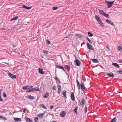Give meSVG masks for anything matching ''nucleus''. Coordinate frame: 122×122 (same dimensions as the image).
Returning a JSON list of instances; mask_svg holds the SVG:
<instances>
[{"label": "nucleus", "mask_w": 122, "mask_h": 122, "mask_svg": "<svg viewBox=\"0 0 122 122\" xmlns=\"http://www.w3.org/2000/svg\"><path fill=\"white\" fill-rule=\"evenodd\" d=\"M46 41L47 42V43L48 44H50V43H51L50 41L48 40H46Z\"/></svg>", "instance_id": "nucleus-46"}, {"label": "nucleus", "mask_w": 122, "mask_h": 122, "mask_svg": "<svg viewBox=\"0 0 122 122\" xmlns=\"http://www.w3.org/2000/svg\"><path fill=\"white\" fill-rule=\"evenodd\" d=\"M38 120V119L37 117H36L34 118V121L35 122H37Z\"/></svg>", "instance_id": "nucleus-42"}, {"label": "nucleus", "mask_w": 122, "mask_h": 122, "mask_svg": "<svg viewBox=\"0 0 122 122\" xmlns=\"http://www.w3.org/2000/svg\"><path fill=\"white\" fill-rule=\"evenodd\" d=\"M85 87L81 86V89L83 91H84V90H85Z\"/></svg>", "instance_id": "nucleus-45"}, {"label": "nucleus", "mask_w": 122, "mask_h": 122, "mask_svg": "<svg viewBox=\"0 0 122 122\" xmlns=\"http://www.w3.org/2000/svg\"><path fill=\"white\" fill-rule=\"evenodd\" d=\"M16 46V45H14L13 46V47H15Z\"/></svg>", "instance_id": "nucleus-59"}, {"label": "nucleus", "mask_w": 122, "mask_h": 122, "mask_svg": "<svg viewBox=\"0 0 122 122\" xmlns=\"http://www.w3.org/2000/svg\"><path fill=\"white\" fill-rule=\"evenodd\" d=\"M95 19L98 23L100 21H101V19L97 15H96L95 17Z\"/></svg>", "instance_id": "nucleus-13"}, {"label": "nucleus", "mask_w": 122, "mask_h": 122, "mask_svg": "<svg viewBox=\"0 0 122 122\" xmlns=\"http://www.w3.org/2000/svg\"><path fill=\"white\" fill-rule=\"evenodd\" d=\"M52 122H56V121H53Z\"/></svg>", "instance_id": "nucleus-64"}, {"label": "nucleus", "mask_w": 122, "mask_h": 122, "mask_svg": "<svg viewBox=\"0 0 122 122\" xmlns=\"http://www.w3.org/2000/svg\"><path fill=\"white\" fill-rule=\"evenodd\" d=\"M39 106L43 108L44 109H47V108L46 107L45 105H44L43 104H40Z\"/></svg>", "instance_id": "nucleus-24"}, {"label": "nucleus", "mask_w": 122, "mask_h": 122, "mask_svg": "<svg viewBox=\"0 0 122 122\" xmlns=\"http://www.w3.org/2000/svg\"><path fill=\"white\" fill-rule=\"evenodd\" d=\"M71 98L73 101H74L75 100V98L74 96V93L73 92H71Z\"/></svg>", "instance_id": "nucleus-12"}, {"label": "nucleus", "mask_w": 122, "mask_h": 122, "mask_svg": "<svg viewBox=\"0 0 122 122\" xmlns=\"http://www.w3.org/2000/svg\"><path fill=\"white\" fill-rule=\"evenodd\" d=\"M18 17V16H16L15 17L12 18L10 20V21H12L13 20H16L17 19Z\"/></svg>", "instance_id": "nucleus-25"}, {"label": "nucleus", "mask_w": 122, "mask_h": 122, "mask_svg": "<svg viewBox=\"0 0 122 122\" xmlns=\"http://www.w3.org/2000/svg\"><path fill=\"white\" fill-rule=\"evenodd\" d=\"M112 65H114L117 68H119V65L117 63H113L112 64Z\"/></svg>", "instance_id": "nucleus-18"}, {"label": "nucleus", "mask_w": 122, "mask_h": 122, "mask_svg": "<svg viewBox=\"0 0 122 122\" xmlns=\"http://www.w3.org/2000/svg\"><path fill=\"white\" fill-rule=\"evenodd\" d=\"M117 72L121 74H122V70H120L119 71H117Z\"/></svg>", "instance_id": "nucleus-49"}, {"label": "nucleus", "mask_w": 122, "mask_h": 122, "mask_svg": "<svg viewBox=\"0 0 122 122\" xmlns=\"http://www.w3.org/2000/svg\"><path fill=\"white\" fill-rule=\"evenodd\" d=\"M22 7L23 8H25L27 10H29L31 8V7H27V6L23 5H22Z\"/></svg>", "instance_id": "nucleus-17"}, {"label": "nucleus", "mask_w": 122, "mask_h": 122, "mask_svg": "<svg viewBox=\"0 0 122 122\" xmlns=\"http://www.w3.org/2000/svg\"><path fill=\"white\" fill-rule=\"evenodd\" d=\"M75 62L76 63V66H79L81 64V62L78 59H75Z\"/></svg>", "instance_id": "nucleus-3"}, {"label": "nucleus", "mask_w": 122, "mask_h": 122, "mask_svg": "<svg viewBox=\"0 0 122 122\" xmlns=\"http://www.w3.org/2000/svg\"><path fill=\"white\" fill-rule=\"evenodd\" d=\"M25 119L27 122H33V121L30 118L28 117H25Z\"/></svg>", "instance_id": "nucleus-11"}, {"label": "nucleus", "mask_w": 122, "mask_h": 122, "mask_svg": "<svg viewBox=\"0 0 122 122\" xmlns=\"http://www.w3.org/2000/svg\"><path fill=\"white\" fill-rule=\"evenodd\" d=\"M3 101V99L1 97V96H0V101L2 102Z\"/></svg>", "instance_id": "nucleus-52"}, {"label": "nucleus", "mask_w": 122, "mask_h": 122, "mask_svg": "<svg viewBox=\"0 0 122 122\" xmlns=\"http://www.w3.org/2000/svg\"><path fill=\"white\" fill-rule=\"evenodd\" d=\"M78 105H79L80 106L81 105V101H80L78 100Z\"/></svg>", "instance_id": "nucleus-50"}, {"label": "nucleus", "mask_w": 122, "mask_h": 122, "mask_svg": "<svg viewBox=\"0 0 122 122\" xmlns=\"http://www.w3.org/2000/svg\"><path fill=\"white\" fill-rule=\"evenodd\" d=\"M103 16L107 18H109V15L108 14H106L105 12V13Z\"/></svg>", "instance_id": "nucleus-30"}, {"label": "nucleus", "mask_w": 122, "mask_h": 122, "mask_svg": "<svg viewBox=\"0 0 122 122\" xmlns=\"http://www.w3.org/2000/svg\"><path fill=\"white\" fill-rule=\"evenodd\" d=\"M27 87V85L25 86H24L23 88L24 90H28Z\"/></svg>", "instance_id": "nucleus-35"}, {"label": "nucleus", "mask_w": 122, "mask_h": 122, "mask_svg": "<svg viewBox=\"0 0 122 122\" xmlns=\"http://www.w3.org/2000/svg\"><path fill=\"white\" fill-rule=\"evenodd\" d=\"M3 96L4 97H6V95L5 92H4L3 93Z\"/></svg>", "instance_id": "nucleus-40"}, {"label": "nucleus", "mask_w": 122, "mask_h": 122, "mask_svg": "<svg viewBox=\"0 0 122 122\" xmlns=\"http://www.w3.org/2000/svg\"><path fill=\"white\" fill-rule=\"evenodd\" d=\"M76 36L78 37V38H81L82 37V36L80 34H76Z\"/></svg>", "instance_id": "nucleus-34"}, {"label": "nucleus", "mask_w": 122, "mask_h": 122, "mask_svg": "<svg viewBox=\"0 0 122 122\" xmlns=\"http://www.w3.org/2000/svg\"><path fill=\"white\" fill-rule=\"evenodd\" d=\"M56 68H57L61 69H62L63 71H65L64 67L63 66H58L57 65H56Z\"/></svg>", "instance_id": "nucleus-10"}, {"label": "nucleus", "mask_w": 122, "mask_h": 122, "mask_svg": "<svg viewBox=\"0 0 122 122\" xmlns=\"http://www.w3.org/2000/svg\"><path fill=\"white\" fill-rule=\"evenodd\" d=\"M114 1H106V2L107 4V7L109 8L112 6V5L114 2Z\"/></svg>", "instance_id": "nucleus-1"}, {"label": "nucleus", "mask_w": 122, "mask_h": 122, "mask_svg": "<svg viewBox=\"0 0 122 122\" xmlns=\"http://www.w3.org/2000/svg\"><path fill=\"white\" fill-rule=\"evenodd\" d=\"M66 91H63V94L64 95V96L66 98H67L66 96Z\"/></svg>", "instance_id": "nucleus-32"}, {"label": "nucleus", "mask_w": 122, "mask_h": 122, "mask_svg": "<svg viewBox=\"0 0 122 122\" xmlns=\"http://www.w3.org/2000/svg\"><path fill=\"white\" fill-rule=\"evenodd\" d=\"M32 89L33 92L34 91H40L39 88H32Z\"/></svg>", "instance_id": "nucleus-19"}, {"label": "nucleus", "mask_w": 122, "mask_h": 122, "mask_svg": "<svg viewBox=\"0 0 122 122\" xmlns=\"http://www.w3.org/2000/svg\"><path fill=\"white\" fill-rule=\"evenodd\" d=\"M88 41L89 43H91V44L92 43V42L91 40L89 39V40H88Z\"/></svg>", "instance_id": "nucleus-55"}, {"label": "nucleus", "mask_w": 122, "mask_h": 122, "mask_svg": "<svg viewBox=\"0 0 122 122\" xmlns=\"http://www.w3.org/2000/svg\"><path fill=\"white\" fill-rule=\"evenodd\" d=\"M41 56L42 58H43L44 57V56L43 55H41Z\"/></svg>", "instance_id": "nucleus-62"}, {"label": "nucleus", "mask_w": 122, "mask_h": 122, "mask_svg": "<svg viewBox=\"0 0 122 122\" xmlns=\"http://www.w3.org/2000/svg\"><path fill=\"white\" fill-rule=\"evenodd\" d=\"M0 118L2 120H7V119L6 118L2 116H1L0 115Z\"/></svg>", "instance_id": "nucleus-28"}, {"label": "nucleus", "mask_w": 122, "mask_h": 122, "mask_svg": "<svg viewBox=\"0 0 122 122\" xmlns=\"http://www.w3.org/2000/svg\"><path fill=\"white\" fill-rule=\"evenodd\" d=\"M88 49L92 50H94V49L92 46L89 43H86Z\"/></svg>", "instance_id": "nucleus-2"}, {"label": "nucleus", "mask_w": 122, "mask_h": 122, "mask_svg": "<svg viewBox=\"0 0 122 122\" xmlns=\"http://www.w3.org/2000/svg\"><path fill=\"white\" fill-rule=\"evenodd\" d=\"M105 12L103 10H99V13L103 15Z\"/></svg>", "instance_id": "nucleus-15"}, {"label": "nucleus", "mask_w": 122, "mask_h": 122, "mask_svg": "<svg viewBox=\"0 0 122 122\" xmlns=\"http://www.w3.org/2000/svg\"><path fill=\"white\" fill-rule=\"evenodd\" d=\"M61 116L62 117H64L66 115V112L64 111H62L60 113Z\"/></svg>", "instance_id": "nucleus-6"}, {"label": "nucleus", "mask_w": 122, "mask_h": 122, "mask_svg": "<svg viewBox=\"0 0 122 122\" xmlns=\"http://www.w3.org/2000/svg\"><path fill=\"white\" fill-rule=\"evenodd\" d=\"M38 71L39 73L41 74H43L44 73V72L43 71V69L40 68H39Z\"/></svg>", "instance_id": "nucleus-9"}, {"label": "nucleus", "mask_w": 122, "mask_h": 122, "mask_svg": "<svg viewBox=\"0 0 122 122\" xmlns=\"http://www.w3.org/2000/svg\"><path fill=\"white\" fill-rule=\"evenodd\" d=\"M117 49L119 51H120L122 50V48L121 46H119L118 47Z\"/></svg>", "instance_id": "nucleus-39"}, {"label": "nucleus", "mask_w": 122, "mask_h": 122, "mask_svg": "<svg viewBox=\"0 0 122 122\" xmlns=\"http://www.w3.org/2000/svg\"><path fill=\"white\" fill-rule=\"evenodd\" d=\"M88 33L89 36L90 37H92L93 36L92 34L90 31H89L88 32Z\"/></svg>", "instance_id": "nucleus-33"}, {"label": "nucleus", "mask_w": 122, "mask_h": 122, "mask_svg": "<svg viewBox=\"0 0 122 122\" xmlns=\"http://www.w3.org/2000/svg\"><path fill=\"white\" fill-rule=\"evenodd\" d=\"M1 90L0 89V96H1Z\"/></svg>", "instance_id": "nucleus-60"}, {"label": "nucleus", "mask_w": 122, "mask_h": 122, "mask_svg": "<svg viewBox=\"0 0 122 122\" xmlns=\"http://www.w3.org/2000/svg\"><path fill=\"white\" fill-rule=\"evenodd\" d=\"M106 21L108 24H110L111 25H112L113 26H114L115 25L114 24V23L111 21L110 20L108 19H107L106 20Z\"/></svg>", "instance_id": "nucleus-5"}, {"label": "nucleus", "mask_w": 122, "mask_h": 122, "mask_svg": "<svg viewBox=\"0 0 122 122\" xmlns=\"http://www.w3.org/2000/svg\"><path fill=\"white\" fill-rule=\"evenodd\" d=\"M87 107H85V110L84 111V112L85 113H86L87 112Z\"/></svg>", "instance_id": "nucleus-47"}, {"label": "nucleus", "mask_w": 122, "mask_h": 122, "mask_svg": "<svg viewBox=\"0 0 122 122\" xmlns=\"http://www.w3.org/2000/svg\"><path fill=\"white\" fill-rule=\"evenodd\" d=\"M49 96V92H47L44 95L43 97L44 98H47Z\"/></svg>", "instance_id": "nucleus-20"}, {"label": "nucleus", "mask_w": 122, "mask_h": 122, "mask_svg": "<svg viewBox=\"0 0 122 122\" xmlns=\"http://www.w3.org/2000/svg\"><path fill=\"white\" fill-rule=\"evenodd\" d=\"M43 52L44 54H47L48 52V51L46 50H44L43 51Z\"/></svg>", "instance_id": "nucleus-48"}, {"label": "nucleus", "mask_w": 122, "mask_h": 122, "mask_svg": "<svg viewBox=\"0 0 122 122\" xmlns=\"http://www.w3.org/2000/svg\"><path fill=\"white\" fill-rule=\"evenodd\" d=\"M86 38L88 41V40H89V39L88 37H86Z\"/></svg>", "instance_id": "nucleus-61"}, {"label": "nucleus", "mask_w": 122, "mask_h": 122, "mask_svg": "<svg viewBox=\"0 0 122 122\" xmlns=\"http://www.w3.org/2000/svg\"><path fill=\"white\" fill-rule=\"evenodd\" d=\"M81 102L82 103V107H83L85 103V100L84 99H82Z\"/></svg>", "instance_id": "nucleus-31"}, {"label": "nucleus", "mask_w": 122, "mask_h": 122, "mask_svg": "<svg viewBox=\"0 0 122 122\" xmlns=\"http://www.w3.org/2000/svg\"><path fill=\"white\" fill-rule=\"evenodd\" d=\"M65 68L67 69V71L69 72L70 70V67L69 66L67 65H65Z\"/></svg>", "instance_id": "nucleus-22"}, {"label": "nucleus", "mask_w": 122, "mask_h": 122, "mask_svg": "<svg viewBox=\"0 0 122 122\" xmlns=\"http://www.w3.org/2000/svg\"><path fill=\"white\" fill-rule=\"evenodd\" d=\"M26 98L29 99H30L33 100L35 99V98L34 96H31V95H28L26 97Z\"/></svg>", "instance_id": "nucleus-7"}, {"label": "nucleus", "mask_w": 122, "mask_h": 122, "mask_svg": "<svg viewBox=\"0 0 122 122\" xmlns=\"http://www.w3.org/2000/svg\"><path fill=\"white\" fill-rule=\"evenodd\" d=\"M118 62H119V63H122V60H118Z\"/></svg>", "instance_id": "nucleus-56"}, {"label": "nucleus", "mask_w": 122, "mask_h": 122, "mask_svg": "<svg viewBox=\"0 0 122 122\" xmlns=\"http://www.w3.org/2000/svg\"><path fill=\"white\" fill-rule=\"evenodd\" d=\"M58 8V7H52V9L53 10H56Z\"/></svg>", "instance_id": "nucleus-44"}, {"label": "nucleus", "mask_w": 122, "mask_h": 122, "mask_svg": "<svg viewBox=\"0 0 122 122\" xmlns=\"http://www.w3.org/2000/svg\"><path fill=\"white\" fill-rule=\"evenodd\" d=\"M76 82H77V87H78V88L79 89H80L81 88V87H80V85L79 82V81H78V80H76Z\"/></svg>", "instance_id": "nucleus-23"}, {"label": "nucleus", "mask_w": 122, "mask_h": 122, "mask_svg": "<svg viewBox=\"0 0 122 122\" xmlns=\"http://www.w3.org/2000/svg\"><path fill=\"white\" fill-rule=\"evenodd\" d=\"M58 94H60L61 90V87L60 85H58Z\"/></svg>", "instance_id": "nucleus-14"}, {"label": "nucleus", "mask_w": 122, "mask_h": 122, "mask_svg": "<svg viewBox=\"0 0 122 122\" xmlns=\"http://www.w3.org/2000/svg\"><path fill=\"white\" fill-rule=\"evenodd\" d=\"M27 86L28 90L31 89L33 87V86L30 85H27Z\"/></svg>", "instance_id": "nucleus-29"}, {"label": "nucleus", "mask_w": 122, "mask_h": 122, "mask_svg": "<svg viewBox=\"0 0 122 122\" xmlns=\"http://www.w3.org/2000/svg\"><path fill=\"white\" fill-rule=\"evenodd\" d=\"M19 25H17L14 26L13 28H12V29H14L15 28H18L19 27Z\"/></svg>", "instance_id": "nucleus-36"}, {"label": "nucleus", "mask_w": 122, "mask_h": 122, "mask_svg": "<svg viewBox=\"0 0 122 122\" xmlns=\"http://www.w3.org/2000/svg\"><path fill=\"white\" fill-rule=\"evenodd\" d=\"M92 62L94 63L98 62V60L96 59H92Z\"/></svg>", "instance_id": "nucleus-27"}, {"label": "nucleus", "mask_w": 122, "mask_h": 122, "mask_svg": "<svg viewBox=\"0 0 122 122\" xmlns=\"http://www.w3.org/2000/svg\"><path fill=\"white\" fill-rule=\"evenodd\" d=\"M84 82L81 81V86L85 87V86H84Z\"/></svg>", "instance_id": "nucleus-43"}, {"label": "nucleus", "mask_w": 122, "mask_h": 122, "mask_svg": "<svg viewBox=\"0 0 122 122\" xmlns=\"http://www.w3.org/2000/svg\"><path fill=\"white\" fill-rule=\"evenodd\" d=\"M54 107V106H50V108L51 109H53Z\"/></svg>", "instance_id": "nucleus-51"}, {"label": "nucleus", "mask_w": 122, "mask_h": 122, "mask_svg": "<svg viewBox=\"0 0 122 122\" xmlns=\"http://www.w3.org/2000/svg\"><path fill=\"white\" fill-rule=\"evenodd\" d=\"M26 111V110H25V108H24L23 109V112H25Z\"/></svg>", "instance_id": "nucleus-57"}, {"label": "nucleus", "mask_w": 122, "mask_h": 122, "mask_svg": "<svg viewBox=\"0 0 122 122\" xmlns=\"http://www.w3.org/2000/svg\"><path fill=\"white\" fill-rule=\"evenodd\" d=\"M8 74L13 79H15L16 78V75H14L10 73H9Z\"/></svg>", "instance_id": "nucleus-4"}, {"label": "nucleus", "mask_w": 122, "mask_h": 122, "mask_svg": "<svg viewBox=\"0 0 122 122\" xmlns=\"http://www.w3.org/2000/svg\"><path fill=\"white\" fill-rule=\"evenodd\" d=\"M98 23L100 25L102 26H104V24L101 21H99V22Z\"/></svg>", "instance_id": "nucleus-26"}, {"label": "nucleus", "mask_w": 122, "mask_h": 122, "mask_svg": "<svg viewBox=\"0 0 122 122\" xmlns=\"http://www.w3.org/2000/svg\"><path fill=\"white\" fill-rule=\"evenodd\" d=\"M54 79L55 80H57L58 79L57 78V77H55Z\"/></svg>", "instance_id": "nucleus-58"}, {"label": "nucleus", "mask_w": 122, "mask_h": 122, "mask_svg": "<svg viewBox=\"0 0 122 122\" xmlns=\"http://www.w3.org/2000/svg\"><path fill=\"white\" fill-rule=\"evenodd\" d=\"M53 88L54 90H55L56 89V86L55 85L53 87Z\"/></svg>", "instance_id": "nucleus-53"}, {"label": "nucleus", "mask_w": 122, "mask_h": 122, "mask_svg": "<svg viewBox=\"0 0 122 122\" xmlns=\"http://www.w3.org/2000/svg\"><path fill=\"white\" fill-rule=\"evenodd\" d=\"M57 81L59 84H60L61 83L59 79H58L57 80Z\"/></svg>", "instance_id": "nucleus-54"}, {"label": "nucleus", "mask_w": 122, "mask_h": 122, "mask_svg": "<svg viewBox=\"0 0 122 122\" xmlns=\"http://www.w3.org/2000/svg\"><path fill=\"white\" fill-rule=\"evenodd\" d=\"M33 92L32 88L30 89L29 90H27L26 91V92Z\"/></svg>", "instance_id": "nucleus-41"}, {"label": "nucleus", "mask_w": 122, "mask_h": 122, "mask_svg": "<svg viewBox=\"0 0 122 122\" xmlns=\"http://www.w3.org/2000/svg\"><path fill=\"white\" fill-rule=\"evenodd\" d=\"M44 115V113H42L41 114H38L37 116L41 118L43 117Z\"/></svg>", "instance_id": "nucleus-21"}, {"label": "nucleus", "mask_w": 122, "mask_h": 122, "mask_svg": "<svg viewBox=\"0 0 122 122\" xmlns=\"http://www.w3.org/2000/svg\"><path fill=\"white\" fill-rule=\"evenodd\" d=\"M106 75L108 76V77H113L114 76V75L113 74V73H107L106 74Z\"/></svg>", "instance_id": "nucleus-8"}, {"label": "nucleus", "mask_w": 122, "mask_h": 122, "mask_svg": "<svg viewBox=\"0 0 122 122\" xmlns=\"http://www.w3.org/2000/svg\"><path fill=\"white\" fill-rule=\"evenodd\" d=\"M14 119L15 120L16 122H17L18 121H21V119L20 118L14 117Z\"/></svg>", "instance_id": "nucleus-16"}, {"label": "nucleus", "mask_w": 122, "mask_h": 122, "mask_svg": "<svg viewBox=\"0 0 122 122\" xmlns=\"http://www.w3.org/2000/svg\"><path fill=\"white\" fill-rule=\"evenodd\" d=\"M116 118L114 117L113 118L111 121V122H116Z\"/></svg>", "instance_id": "nucleus-37"}, {"label": "nucleus", "mask_w": 122, "mask_h": 122, "mask_svg": "<svg viewBox=\"0 0 122 122\" xmlns=\"http://www.w3.org/2000/svg\"><path fill=\"white\" fill-rule=\"evenodd\" d=\"M78 107H77L74 110V112H75V113L77 114V109L78 108Z\"/></svg>", "instance_id": "nucleus-38"}, {"label": "nucleus", "mask_w": 122, "mask_h": 122, "mask_svg": "<svg viewBox=\"0 0 122 122\" xmlns=\"http://www.w3.org/2000/svg\"><path fill=\"white\" fill-rule=\"evenodd\" d=\"M1 29H2L4 30H5L6 29L5 28H1Z\"/></svg>", "instance_id": "nucleus-63"}]
</instances>
